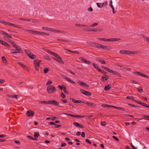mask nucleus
<instances>
[{
    "mask_svg": "<svg viewBox=\"0 0 149 149\" xmlns=\"http://www.w3.org/2000/svg\"><path fill=\"white\" fill-rule=\"evenodd\" d=\"M20 97V96L19 95H14L13 98L17 99Z\"/></svg>",
    "mask_w": 149,
    "mask_h": 149,
    "instance_id": "680f3d73",
    "label": "nucleus"
},
{
    "mask_svg": "<svg viewBox=\"0 0 149 149\" xmlns=\"http://www.w3.org/2000/svg\"><path fill=\"white\" fill-rule=\"evenodd\" d=\"M113 138L116 141H118L119 139L116 137L115 136H113Z\"/></svg>",
    "mask_w": 149,
    "mask_h": 149,
    "instance_id": "774afa93",
    "label": "nucleus"
},
{
    "mask_svg": "<svg viewBox=\"0 0 149 149\" xmlns=\"http://www.w3.org/2000/svg\"><path fill=\"white\" fill-rule=\"evenodd\" d=\"M49 101H40L39 102L40 103H43L44 104H49Z\"/></svg>",
    "mask_w": 149,
    "mask_h": 149,
    "instance_id": "f704fd0d",
    "label": "nucleus"
},
{
    "mask_svg": "<svg viewBox=\"0 0 149 149\" xmlns=\"http://www.w3.org/2000/svg\"><path fill=\"white\" fill-rule=\"evenodd\" d=\"M113 74H115L116 75H118V76L120 75V74L119 73L115 71H114Z\"/></svg>",
    "mask_w": 149,
    "mask_h": 149,
    "instance_id": "6e6d98bb",
    "label": "nucleus"
},
{
    "mask_svg": "<svg viewBox=\"0 0 149 149\" xmlns=\"http://www.w3.org/2000/svg\"><path fill=\"white\" fill-rule=\"evenodd\" d=\"M111 87V85H109L107 86H106L104 88V89L105 91H107Z\"/></svg>",
    "mask_w": 149,
    "mask_h": 149,
    "instance_id": "c85d7f7f",
    "label": "nucleus"
},
{
    "mask_svg": "<svg viewBox=\"0 0 149 149\" xmlns=\"http://www.w3.org/2000/svg\"><path fill=\"white\" fill-rule=\"evenodd\" d=\"M137 90L140 93H142L143 92V88L141 87H139L138 88H137Z\"/></svg>",
    "mask_w": 149,
    "mask_h": 149,
    "instance_id": "c756f323",
    "label": "nucleus"
},
{
    "mask_svg": "<svg viewBox=\"0 0 149 149\" xmlns=\"http://www.w3.org/2000/svg\"><path fill=\"white\" fill-rule=\"evenodd\" d=\"M111 41H117L119 40H120V38H111Z\"/></svg>",
    "mask_w": 149,
    "mask_h": 149,
    "instance_id": "ea45409f",
    "label": "nucleus"
},
{
    "mask_svg": "<svg viewBox=\"0 0 149 149\" xmlns=\"http://www.w3.org/2000/svg\"><path fill=\"white\" fill-rule=\"evenodd\" d=\"M97 5L99 8H101L103 6L102 3H97Z\"/></svg>",
    "mask_w": 149,
    "mask_h": 149,
    "instance_id": "2f4dec72",
    "label": "nucleus"
},
{
    "mask_svg": "<svg viewBox=\"0 0 149 149\" xmlns=\"http://www.w3.org/2000/svg\"><path fill=\"white\" fill-rule=\"evenodd\" d=\"M49 71V70L47 68H45L44 70V71L45 73H47L48 71Z\"/></svg>",
    "mask_w": 149,
    "mask_h": 149,
    "instance_id": "49530a36",
    "label": "nucleus"
},
{
    "mask_svg": "<svg viewBox=\"0 0 149 149\" xmlns=\"http://www.w3.org/2000/svg\"><path fill=\"white\" fill-rule=\"evenodd\" d=\"M44 58L46 60H50V59L49 56L47 55H46L44 56Z\"/></svg>",
    "mask_w": 149,
    "mask_h": 149,
    "instance_id": "58836bf2",
    "label": "nucleus"
},
{
    "mask_svg": "<svg viewBox=\"0 0 149 149\" xmlns=\"http://www.w3.org/2000/svg\"><path fill=\"white\" fill-rule=\"evenodd\" d=\"M94 67L96 69H97L99 68L97 65L95 64L94 63H93L92 64Z\"/></svg>",
    "mask_w": 149,
    "mask_h": 149,
    "instance_id": "de8ad7c7",
    "label": "nucleus"
},
{
    "mask_svg": "<svg viewBox=\"0 0 149 149\" xmlns=\"http://www.w3.org/2000/svg\"><path fill=\"white\" fill-rule=\"evenodd\" d=\"M19 19L20 20L24 21H27V22H30V21H31V20H33L31 19H24L22 18Z\"/></svg>",
    "mask_w": 149,
    "mask_h": 149,
    "instance_id": "72a5a7b5",
    "label": "nucleus"
},
{
    "mask_svg": "<svg viewBox=\"0 0 149 149\" xmlns=\"http://www.w3.org/2000/svg\"><path fill=\"white\" fill-rule=\"evenodd\" d=\"M52 84V82L51 80L48 81L46 84L47 86H49Z\"/></svg>",
    "mask_w": 149,
    "mask_h": 149,
    "instance_id": "4c0bfd02",
    "label": "nucleus"
},
{
    "mask_svg": "<svg viewBox=\"0 0 149 149\" xmlns=\"http://www.w3.org/2000/svg\"><path fill=\"white\" fill-rule=\"evenodd\" d=\"M80 91L83 94L87 96H91V93L86 91L84 90L81 89Z\"/></svg>",
    "mask_w": 149,
    "mask_h": 149,
    "instance_id": "9d476101",
    "label": "nucleus"
},
{
    "mask_svg": "<svg viewBox=\"0 0 149 149\" xmlns=\"http://www.w3.org/2000/svg\"><path fill=\"white\" fill-rule=\"evenodd\" d=\"M58 33H61V34H65V32L63 31L58 30Z\"/></svg>",
    "mask_w": 149,
    "mask_h": 149,
    "instance_id": "052dcab7",
    "label": "nucleus"
},
{
    "mask_svg": "<svg viewBox=\"0 0 149 149\" xmlns=\"http://www.w3.org/2000/svg\"><path fill=\"white\" fill-rule=\"evenodd\" d=\"M14 95H7V96L8 97L13 98Z\"/></svg>",
    "mask_w": 149,
    "mask_h": 149,
    "instance_id": "338daca9",
    "label": "nucleus"
},
{
    "mask_svg": "<svg viewBox=\"0 0 149 149\" xmlns=\"http://www.w3.org/2000/svg\"><path fill=\"white\" fill-rule=\"evenodd\" d=\"M120 53L121 54H130V51L126 50H121L120 51Z\"/></svg>",
    "mask_w": 149,
    "mask_h": 149,
    "instance_id": "f8f14e48",
    "label": "nucleus"
},
{
    "mask_svg": "<svg viewBox=\"0 0 149 149\" xmlns=\"http://www.w3.org/2000/svg\"><path fill=\"white\" fill-rule=\"evenodd\" d=\"M102 106L103 107L109 108L110 107H114V106L110 105L108 104H103L102 105Z\"/></svg>",
    "mask_w": 149,
    "mask_h": 149,
    "instance_id": "cd10ccee",
    "label": "nucleus"
},
{
    "mask_svg": "<svg viewBox=\"0 0 149 149\" xmlns=\"http://www.w3.org/2000/svg\"><path fill=\"white\" fill-rule=\"evenodd\" d=\"M34 114V112H27L26 115L29 117L32 116Z\"/></svg>",
    "mask_w": 149,
    "mask_h": 149,
    "instance_id": "b1692460",
    "label": "nucleus"
},
{
    "mask_svg": "<svg viewBox=\"0 0 149 149\" xmlns=\"http://www.w3.org/2000/svg\"><path fill=\"white\" fill-rule=\"evenodd\" d=\"M84 31H95V32H97L98 31V29H92L91 28H89V29H84Z\"/></svg>",
    "mask_w": 149,
    "mask_h": 149,
    "instance_id": "a211bd4d",
    "label": "nucleus"
},
{
    "mask_svg": "<svg viewBox=\"0 0 149 149\" xmlns=\"http://www.w3.org/2000/svg\"><path fill=\"white\" fill-rule=\"evenodd\" d=\"M70 100H72V101L73 102H74L75 103H82V102H83L82 101H80V100H75L72 97H70Z\"/></svg>",
    "mask_w": 149,
    "mask_h": 149,
    "instance_id": "6ab92c4d",
    "label": "nucleus"
},
{
    "mask_svg": "<svg viewBox=\"0 0 149 149\" xmlns=\"http://www.w3.org/2000/svg\"><path fill=\"white\" fill-rule=\"evenodd\" d=\"M102 4H103V6H105L107 5L108 3H107V2L105 1V2H104Z\"/></svg>",
    "mask_w": 149,
    "mask_h": 149,
    "instance_id": "69168bd1",
    "label": "nucleus"
},
{
    "mask_svg": "<svg viewBox=\"0 0 149 149\" xmlns=\"http://www.w3.org/2000/svg\"><path fill=\"white\" fill-rule=\"evenodd\" d=\"M112 1L111 0L110 1V3L109 4V6L112 8V9L113 13V14H115L116 13V11L115 10L114 8L112 5Z\"/></svg>",
    "mask_w": 149,
    "mask_h": 149,
    "instance_id": "412c9836",
    "label": "nucleus"
},
{
    "mask_svg": "<svg viewBox=\"0 0 149 149\" xmlns=\"http://www.w3.org/2000/svg\"><path fill=\"white\" fill-rule=\"evenodd\" d=\"M11 53H23V51L22 49L19 47H18V48L16 49V50L15 49H11L10 50Z\"/></svg>",
    "mask_w": 149,
    "mask_h": 149,
    "instance_id": "20e7f679",
    "label": "nucleus"
},
{
    "mask_svg": "<svg viewBox=\"0 0 149 149\" xmlns=\"http://www.w3.org/2000/svg\"><path fill=\"white\" fill-rule=\"evenodd\" d=\"M144 40L146 41L147 42L149 43V37H146V38H145V39H144Z\"/></svg>",
    "mask_w": 149,
    "mask_h": 149,
    "instance_id": "4d7b16f0",
    "label": "nucleus"
},
{
    "mask_svg": "<svg viewBox=\"0 0 149 149\" xmlns=\"http://www.w3.org/2000/svg\"><path fill=\"white\" fill-rule=\"evenodd\" d=\"M21 29H22L24 31L26 32H29V33H30V30H29V29H25L23 28H22V27H21Z\"/></svg>",
    "mask_w": 149,
    "mask_h": 149,
    "instance_id": "603ef678",
    "label": "nucleus"
},
{
    "mask_svg": "<svg viewBox=\"0 0 149 149\" xmlns=\"http://www.w3.org/2000/svg\"><path fill=\"white\" fill-rule=\"evenodd\" d=\"M73 124L77 127H79L81 128H83V127L82 125L76 122H74L73 123Z\"/></svg>",
    "mask_w": 149,
    "mask_h": 149,
    "instance_id": "dca6fc26",
    "label": "nucleus"
},
{
    "mask_svg": "<svg viewBox=\"0 0 149 149\" xmlns=\"http://www.w3.org/2000/svg\"><path fill=\"white\" fill-rule=\"evenodd\" d=\"M91 46L98 48H101V44L96 42H93Z\"/></svg>",
    "mask_w": 149,
    "mask_h": 149,
    "instance_id": "9b49d317",
    "label": "nucleus"
},
{
    "mask_svg": "<svg viewBox=\"0 0 149 149\" xmlns=\"http://www.w3.org/2000/svg\"><path fill=\"white\" fill-rule=\"evenodd\" d=\"M96 60L100 63H101L102 64H105L106 63L104 60H102L99 58H97Z\"/></svg>",
    "mask_w": 149,
    "mask_h": 149,
    "instance_id": "4be33fe9",
    "label": "nucleus"
},
{
    "mask_svg": "<svg viewBox=\"0 0 149 149\" xmlns=\"http://www.w3.org/2000/svg\"><path fill=\"white\" fill-rule=\"evenodd\" d=\"M114 108H116L117 109H119L120 111H124V109L123 108H120V107H114Z\"/></svg>",
    "mask_w": 149,
    "mask_h": 149,
    "instance_id": "bf43d9fd",
    "label": "nucleus"
},
{
    "mask_svg": "<svg viewBox=\"0 0 149 149\" xmlns=\"http://www.w3.org/2000/svg\"><path fill=\"white\" fill-rule=\"evenodd\" d=\"M79 60H81L82 62H83L86 64V63L87 60H86L84 58L82 57H80L79 58Z\"/></svg>",
    "mask_w": 149,
    "mask_h": 149,
    "instance_id": "bb28decb",
    "label": "nucleus"
},
{
    "mask_svg": "<svg viewBox=\"0 0 149 149\" xmlns=\"http://www.w3.org/2000/svg\"><path fill=\"white\" fill-rule=\"evenodd\" d=\"M102 67L105 70H106L108 71L109 72H110L111 73H112L113 74L114 71V70H111V69H110L109 68H107V67H104V66H102Z\"/></svg>",
    "mask_w": 149,
    "mask_h": 149,
    "instance_id": "4468645a",
    "label": "nucleus"
},
{
    "mask_svg": "<svg viewBox=\"0 0 149 149\" xmlns=\"http://www.w3.org/2000/svg\"><path fill=\"white\" fill-rule=\"evenodd\" d=\"M85 104H86L88 105V106L93 107H94L95 106V104H94V103H92L86 102L85 103Z\"/></svg>",
    "mask_w": 149,
    "mask_h": 149,
    "instance_id": "5701e85b",
    "label": "nucleus"
},
{
    "mask_svg": "<svg viewBox=\"0 0 149 149\" xmlns=\"http://www.w3.org/2000/svg\"><path fill=\"white\" fill-rule=\"evenodd\" d=\"M141 105L143 106L149 108V106L147 104H145V103H141Z\"/></svg>",
    "mask_w": 149,
    "mask_h": 149,
    "instance_id": "37998d69",
    "label": "nucleus"
},
{
    "mask_svg": "<svg viewBox=\"0 0 149 149\" xmlns=\"http://www.w3.org/2000/svg\"><path fill=\"white\" fill-rule=\"evenodd\" d=\"M47 90L49 93H51L56 91L55 87L52 85L48 86L47 88Z\"/></svg>",
    "mask_w": 149,
    "mask_h": 149,
    "instance_id": "7ed1b4c3",
    "label": "nucleus"
},
{
    "mask_svg": "<svg viewBox=\"0 0 149 149\" xmlns=\"http://www.w3.org/2000/svg\"><path fill=\"white\" fill-rule=\"evenodd\" d=\"M69 116H72L74 117L77 118H84L85 117H86V118L87 119L89 118H90L92 116V115H91V116H81V115H70L69 114Z\"/></svg>",
    "mask_w": 149,
    "mask_h": 149,
    "instance_id": "39448f33",
    "label": "nucleus"
},
{
    "mask_svg": "<svg viewBox=\"0 0 149 149\" xmlns=\"http://www.w3.org/2000/svg\"><path fill=\"white\" fill-rule=\"evenodd\" d=\"M102 67L105 70H106L108 71L109 72H110L111 73H112L113 74L114 71V70H111V69H110L109 68H107V67H104V66H102Z\"/></svg>",
    "mask_w": 149,
    "mask_h": 149,
    "instance_id": "2eb2a0df",
    "label": "nucleus"
},
{
    "mask_svg": "<svg viewBox=\"0 0 149 149\" xmlns=\"http://www.w3.org/2000/svg\"><path fill=\"white\" fill-rule=\"evenodd\" d=\"M22 67L25 70H28V68H27L26 66L24 64L23 65Z\"/></svg>",
    "mask_w": 149,
    "mask_h": 149,
    "instance_id": "3c124183",
    "label": "nucleus"
},
{
    "mask_svg": "<svg viewBox=\"0 0 149 149\" xmlns=\"http://www.w3.org/2000/svg\"><path fill=\"white\" fill-rule=\"evenodd\" d=\"M140 53V52L139 51H132V52L131 51V54H139Z\"/></svg>",
    "mask_w": 149,
    "mask_h": 149,
    "instance_id": "473e14b6",
    "label": "nucleus"
},
{
    "mask_svg": "<svg viewBox=\"0 0 149 149\" xmlns=\"http://www.w3.org/2000/svg\"><path fill=\"white\" fill-rule=\"evenodd\" d=\"M86 142L88 143L89 144H91V142L88 139H86Z\"/></svg>",
    "mask_w": 149,
    "mask_h": 149,
    "instance_id": "0e129e2a",
    "label": "nucleus"
},
{
    "mask_svg": "<svg viewBox=\"0 0 149 149\" xmlns=\"http://www.w3.org/2000/svg\"><path fill=\"white\" fill-rule=\"evenodd\" d=\"M42 49L45 51L51 54L52 55L56 57V58L53 57V59L55 61L62 64H64L63 61L62 60L61 58L57 54L52 52L50 50H49L45 49L44 48H42Z\"/></svg>",
    "mask_w": 149,
    "mask_h": 149,
    "instance_id": "f257e3e1",
    "label": "nucleus"
},
{
    "mask_svg": "<svg viewBox=\"0 0 149 149\" xmlns=\"http://www.w3.org/2000/svg\"><path fill=\"white\" fill-rule=\"evenodd\" d=\"M65 49L67 50L68 52L72 53L73 54H79L80 53L79 52L77 51H72L69 49Z\"/></svg>",
    "mask_w": 149,
    "mask_h": 149,
    "instance_id": "aec40b11",
    "label": "nucleus"
},
{
    "mask_svg": "<svg viewBox=\"0 0 149 149\" xmlns=\"http://www.w3.org/2000/svg\"><path fill=\"white\" fill-rule=\"evenodd\" d=\"M1 58L3 62L5 64H6L7 61L5 57L4 56H3Z\"/></svg>",
    "mask_w": 149,
    "mask_h": 149,
    "instance_id": "a878e982",
    "label": "nucleus"
},
{
    "mask_svg": "<svg viewBox=\"0 0 149 149\" xmlns=\"http://www.w3.org/2000/svg\"><path fill=\"white\" fill-rule=\"evenodd\" d=\"M42 29L44 30H47V31H51V28H49L48 27H42Z\"/></svg>",
    "mask_w": 149,
    "mask_h": 149,
    "instance_id": "a19ab883",
    "label": "nucleus"
},
{
    "mask_svg": "<svg viewBox=\"0 0 149 149\" xmlns=\"http://www.w3.org/2000/svg\"><path fill=\"white\" fill-rule=\"evenodd\" d=\"M0 22L3 24L4 25H7L8 22H5L3 20H0Z\"/></svg>",
    "mask_w": 149,
    "mask_h": 149,
    "instance_id": "79ce46f5",
    "label": "nucleus"
},
{
    "mask_svg": "<svg viewBox=\"0 0 149 149\" xmlns=\"http://www.w3.org/2000/svg\"><path fill=\"white\" fill-rule=\"evenodd\" d=\"M63 91L64 92V93H65L67 94H68V92L66 90V87L64 86H63Z\"/></svg>",
    "mask_w": 149,
    "mask_h": 149,
    "instance_id": "e433bc0d",
    "label": "nucleus"
},
{
    "mask_svg": "<svg viewBox=\"0 0 149 149\" xmlns=\"http://www.w3.org/2000/svg\"><path fill=\"white\" fill-rule=\"evenodd\" d=\"M98 24L97 23H95L93 24L90 26L91 27H93L96 26H97L98 25Z\"/></svg>",
    "mask_w": 149,
    "mask_h": 149,
    "instance_id": "c03bdc74",
    "label": "nucleus"
},
{
    "mask_svg": "<svg viewBox=\"0 0 149 149\" xmlns=\"http://www.w3.org/2000/svg\"><path fill=\"white\" fill-rule=\"evenodd\" d=\"M57 40L58 41H61L62 42H69L70 41L68 40H65L63 39H57Z\"/></svg>",
    "mask_w": 149,
    "mask_h": 149,
    "instance_id": "09e8293b",
    "label": "nucleus"
},
{
    "mask_svg": "<svg viewBox=\"0 0 149 149\" xmlns=\"http://www.w3.org/2000/svg\"><path fill=\"white\" fill-rule=\"evenodd\" d=\"M40 62L41 61L39 60H35L34 61V66L35 67L36 70L37 71L39 70Z\"/></svg>",
    "mask_w": 149,
    "mask_h": 149,
    "instance_id": "423d86ee",
    "label": "nucleus"
},
{
    "mask_svg": "<svg viewBox=\"0 0 149 149\" xmlns=\"http://www.w3.org/2000/svg\"><path fill=\"white\" fill-rule=\"evenodd\" d=\"M1 44H2L3 45H5L6 46H8L9 45L8 43L3 41V43H2Z\"/></svg>",
    "mask_w": 149,
    "mask_h": 149,
    "instance_id": "864d4df0",
    "label": "nucleus"
},
{
    "mask_svg": "<svg viewBox=\"0 0 149 149\" xmlns=\"http://www.w3.org/2000/svg\"><path fill=\"white\" fill-rule=\"evenodd\" d=\"M25 52L31 59H34L36 58V56L31 53L29 50L27 49L25 50Z\"/></svg>",
    "mask_w": 149,
    "mask_h": 149,
    "instance_id": "f03ea898",
    "label": "nucleus"
},
{
    "mask_svg": "<svg viewBox=\"0 0 149 149\" xmlns=\"http://www.w3.org/2000/svg\"><path fill=\"white\" fill-rule=\"evenodd\" d=\"M39 136V133L38 132H35L34 135V137L36 138H38V136Z\"/></svg>",
    "mask_w": 149,
    "mask_h": 149,
    "instance_id": "7c9ffc66",
    "label": "nucleus"
},
{
    "mask_svg": "<svg viewBox=\"0 0 149 149\" xmlns=\"http://www.w3.org/2000/svg\"><path fill=\"white\" fill-rule=\"evenodd\" d=\"M7 25H10L13 27L17 28H21V27L19 25H16L14 24L11 23L10 22H8L7 24Z\"/></svg>",
    "mask_w": 149,
    "mask_h": 149,
    "instance_id": "ddd939ff",
    "label": "nucleus"
},
{
    "mask_svg": "<svg viewBox=\"0 0 149 149\" xmlns=\"http://www.w3.org/2000/svg\"><path fill=\"white\" fill-rule=\"evenodd\" d=\"M77 83L80 85L81 86H83L84 83V82L80 81H78L77 82Z\"/></svg>",
    "mask_w": 149,
    "mask_h": 149,
    "instance_id": "13d9d810",
    "label": "nucleus"
},
{
    "mask_svg": "<svg viewBox=\"0 0 149 149\" xmlns=\"http://www.w3.org/2000/svg\"><path fill=\"white\" fill-rule=\"evenodd\" d=\"M5 36H7L4 37V38H5V39H6V38H7V37L10 38H12L11 37V35L10 34H8L7 33H6Z\"/></svg>",
    "mask_w": 149,
    "mask_h": 149,
    "instance_id": "393cba45",
    "label": "nucleus"
},
{
    "mask_svg": "<svg viewBox=\"0 0 149 149\" xmlns=\"http://www.w3.org/2000/svg\"><path fill=\"white\" fill-rule=\"evenodd\" d=\"M101 48L106 50H110L111 49V47L110 46H103L102 45H101Z\"/></svg>",
    "mask_w": 149,
    "mask_h": 149,
    "instance_id": "f3484780",
    "label": "nucleus"
},
{
    "mask_svg": "<svg viewBox=\"0 0 149 149\" xmlns=\"http://www.w3.org/2000/svg\"><path fill=\"white\" fill-rule=\"evenodd\" d=\"M62 77L63 78L65 79L68 81L69 82H70L71 83L74 84H76L75 82L73 81L71 79L69 78L66 77V76H65L64 75H62Z\"/></svg>",
    "mask_w": 149,
    "mask_h": 149,
    "instance_id": "6e6552de",
    "label": "nucleus"
},
{
    "mask_svg": "<svg viewBox=\"0 0 149 149\" xmlns=\"http://www.w3.org/2000/svg\"><path fill=\"white\" fill-rule=\"evenodd\" d=\"M109 78L108 77H106L105 76H103L102 77V79L103 81H104V80L103 79H105V80L107 81Z\"/></svg>",
    "mask_w": 149,
    "mask_h": 149,
    "instance_id": "5fc2aeb1",
    "label": "nucleus"
},
{
    "mask_svg": "<svg viewBox=\"0 0 149 149\" xmlns=\"http://www.w3.org/2000/svg\"><path fill=\"white\" fill-rule=\"evenodd\" d=\"M75 25L76 26H83L84 27H87L88 26L86 25L80 24H75Z\"/></svg>",
    "mask_w": 149,
    "mask_h": 149,
    "instance_id": "a18cd8bd",
    "label": "nucleus"
},
{
    "mask_svg": "<svg viewBox=\"0 0 149 149\" xmlns=\"http://www.w3.org/2000/svg\"><path fill=\"white\" fill-rule=\"evenodd\" d=\"M49 104H52L56 106H58L59 105V103L55 100H49Z\"/></svg>",
    "mask_w": 149,
    "mask_h": 149,
    "instance_id": "1a4fd4ad",
    "label": "nucleus"
},
{
    "mask_svg": "<svg viewBox=\"0 0 149 149\" xmlns=\"http://www.w3.org/2000/svg\"><path fill=\"white\" fill-rule=\"evenodd\" d=\"M11 44L12 45V46H13L15 48V49H17L18 48V47H19L16 45V44L14 41Z\"/></svg>",
    "mask_w": 149,
    "mask_h": 149,
    "instance_id": "c9c22d12",
    "label": "nucleus"
},
{
    "mask_svg": "<svg viewBox=\"0 0 149 149\" xmlns=\"http://www.w3.org/2000/svg\"><path fill=\"white\" fill-rule=\"evenodd\" d=\"M132 73L135 74L137 75H139L140 76L146 77L148 78H149V77L147 75L145 74H144L142 73H141L137 71H134L132 72Z\"/></svg>",
    "mask_w": 149,
    "mask_h": 149,
    "instance_id": "0eeeda50",
    "label": "nucleus"
},
{
    "mask_svg": "<svg viewBox=\"0 0 149 149\" xmlns=\"http://www.w3.org/2000/svg\"><path fill=\"white\" fill-rule=\"evenodd\" d=\"M6 33V32H4V31H1V30L0 31V34H1V35H5Z\"/></svg>",
    "mask_w": 149,
    "mask_h": 149,
    "instance_id": "e2e57ef3",
    "label": "nucleus"
},
{
    "mask_svg": "<svg viewBox=\"0 0 149 149\" xmlns=\"http://www.w3.org/2000/svg\"><path fill=\"white\" fill-rule=\"evenodd\" d=\"M51 31H52L54 33H58V30H57L55 29L52 28H51Z\"/></svg>",
    "mask_w": 149,
    "mask_h": 149,
    "instance_id": "8fccbe9b",
    "label": "nucleus"
}]
</instances>
